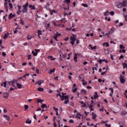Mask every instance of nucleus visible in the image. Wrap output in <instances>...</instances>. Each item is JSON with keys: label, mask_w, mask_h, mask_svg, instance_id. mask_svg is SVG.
<instances>
[{"label": "nucleus", "mask_w": 127, "mask_h": 127, "mask_svg": "<svg viewBox=\"0 0 127 127\" xmlns=\"http://www.w3.org/2000/svg\"><path fill=\"white\" fill-rule=\"evenodd\" d=\"M116 3H117V6L118 7V8H122V7H126L127 6V0H124L122 2H116Z\"/></svg>", "instance_id": "f257e3e1"}, {"label": "nucleus", "mask_w": 127, "mask_h": 127, "mask_svg": "<svg viewBox=\"0 0 127 127\" xmlns=\"http://www.w3.org/2000/svg\"><path fill=\"white\" fill-rule=\"evenodd\" d=\"M70 97V95H66L65 96V100H64V103L65 105H67V104H69V97Z\"/></svg>", "instance_id": "f03ea898"}, {"label": "nucleus", "mask_w": 127, "mask_h": 127, "mask_svg": "<svg viewBox=\"0 0 127 127\" xmlns=\"http://www.w3.org/2000/svg\"><path fill=\"white\" fill-rule=\"evenodd\" d=\"M120 81L122 84H125L126 83V79L122 75H121L120 76Z\"/></svg>", "instance_id": "7ed1b4c3"}, {"label": "nucleus", "mask_w": 127, "mask_h": 127, "mask_svg": "<svg viewBox=\"0 0 127 127\" xmlns=\"http://www.w3.org/2000/svg\"><path fill=\"white\" fill-rule=\"evenodd\" d=\"M70 40H71L70 42L71 44H72V45H74V43L75 41H76V38L74 37H70Z\"/></svg>", "instance_id": "20e7f679"}, {"label": "nucleus", "mask_w": 127, "mask_h": 127, "mask_svg": "<svg viewBox=\"0 0 127 127\" xmlns=\"http://www.w3.org/2000/svg\"><path fill=\"white\" fill-rule=\"evenodd\" d=\"M8 95H9L8 92H4L3 93V97L5 99H7L8 98Z\"/></svg>", "instance_id": "39448f33"}, {"label": "nucleus", "mask_w": 127, "mask_h": 127, "mask_svg": "<svg viewBox=\"0 0 127 127\" xmlns=\"http://www.w3.org/2000/svg\"><path fill=\"white\" fill-rule=\"evenodd\" d=\"M12 17H15V14H12V13H10L9 14L8 18L9 19H11Z\"/></svg>", "instance_id": "423d86ee"}, {"label": "nucleus", "mask_w": 127, "mask_h": 127, "mask_svg": "<svg viewBox=\"0 0 127 127\" xmlns=\"http://www.w3.org/2000/svg\"><path fill=\"white\" fill-rule=\"evenodd\" d=\"M121 116H126V115H127V112L126 111H123L121 112Z\"/></svg>", "instance_id": "0eeeda50"}, {"label": "nucleus", "mask_w": 127, "mask_h": 127, "mask_svg": "<svg viewBox=\"0 0 127 127\" xmlns=\"http://www.w3.org/2000/svg\"><path fill=\"white\" fill-rule=\"evenodd\" d=\"M81 82H82V85H83V86H86V85L88 84V82H87V81L85 82V79H82Z\"/></svg>", "instance_id": "6e6552de"}, {"label": "nucleus", "mask_w": 127, "mask_h": 127, "mask_svg": "<svg viewBox=\"0 0 127 127\" xmlns=\"http://www.w3.org/2000/svg\"><path fill=\"white\" fill-rule=\"evenodd\" d=\"M94 99H97V98H99V95H98V92H94Z\"/></svg>", "instance_id": "1a4fd4ad"}, {"label": "nucleus", "mask_w": 127, "mask_h": 127, "mask_svg": "<svg viewBox=\"0 0 127 127\" xmlns=\"http://www.w3.org/2000/svg\"><path fill=\"white\" fill-rule=\"evenodd\" d=\"M29 7L30 8H31V9H36V8H35V5H33L32 6V4H30L29 6Z\"/></svg>", "instance_id": "9d476101"}, {"label": "nucleus", "mask_w": 127, "mask_h": 127, "mask_svg": "<svg viewBox=\"0 0 127 127\" xmlns=\"http://www.w3.org/2000/svg\"><path fill=\"white\" fill-rule=\"evenodd\" d=\"M81 93H82V94H84V95H87V91L85 89H82Z\"/></svg>", "instance_id": "9b49d317"}, {"label": "nucleus", "mask_w": 127, "mask_h": 127, "mask_svg": "<svg viewBox=\"0 0 127 127\" xmlns=\"http://www.w3.org/2000/svg\"><path fill=\"white\" fill-rule=\"evenodd\" d=\"M3 117L4 118V119H5V120H6V121H9V117L7 115H4Z\"/></svg>", "instance_id": "f8f14e48"}, {"label": "nucleus", "mask_w": 127, "mask_h": 127, "mask_svg": "<svg viewBox=\"0 0 127 127\" xmlns=\"http://www.w3.org/2000/svg\"><path fill=\"white\" fill-rule=\"evenodd\" d=\"M17 85V87L18 89H21V88L22 87V85L19 83H16Z\"/></svg>", "instance_id": "ddd939ff"}, {"label": "nucleus", "mask_w": 127, "mask_h": 127, "mask_svg": "<svg viewBox=\"0 0 127 127\" xmlns=\"http://www.w3.org/2000/svg\"><path fill=\"white\" fill-rule=\"evenodd\" d=\"M81 116H82V115H81V114H80V113H77L76 117L78 118V119H79V120H81Z\"/></svg>", "instance_id": "4468645a"}, {"label": "nucleus", "mask_w": 127, "mask_h": 127, "mask_svg": "<svg viewBox=\"0 0 127 127\" xmlns=\"http://www.w3.org/2000/svg\"><path fill=\"white\" fill-rule=\"evenodd\" d=\"M92 115L93 116L92 119L93 120H96V118H97V115H96L95 114H94V113H92Z\"/></svg>", "instance_id": "2eb2a0df"}, {"label": "nucleus", "mask_w": 127, "mask_h": 127, "mask_svg": "<svg viewBox=\"0 0 127 127\" xmlns=\"http://www.w3.org/2000/svg\"><path fill=\"white\" fill-rule=\"evenodd\" d=\"M110 14V12L108 10H107L104 13L105 16H108Z\"/></svg>", "instance_id": "dca6fc26"}, {"label": "nucleus", "mask_w": 127, "mask_h": 127, "mask_svg": "<svg viewBox=\"0 0 127 127\" xmlns=\"http://www.w3.org/2000/svg\"><path fill=\"white\" fill-rule=\"evenodd\" d=\"M113 32H114V29L113 28H111L110 29V30L109 31L108 34L109 35H111V34H112V33H113Z\"/></svg>", "instance_id": "f3484780"}, {"label": "nucleus", "mask_w": 127, "mask_h": 127, "mask_svg": "<svg viewBox=\"0 0 127 127\" xmlns=\"http://www.w3.org/2000/svg\"><path fill=\"white\" fill-rule=\"evenodd\" d=\"M38 91L39 92H43L44 91V89H43L42 87H39L37 89Z\"/></svg>", "instance_id": "a211bd4d"}, {"label": "nucleus", "mask_w": 127, "mask_h": 127, "mask_svg": "<svg viewBox=\"0 0 127 127\" xmlns=\"http://www.w3.org/2000/svg\"><path fill=\"white\" fill-rule=\"evenodd\" d=\"M77 58H78V57H77V54H74V60L75 62L78 61V60H77Z\"/></svg>", "instance_id": "6ab92c4d"}, {"label": "nucleus", "mask_w": 127, "mask_h": 127, "mask_svg": "<svg viewBox=\"0 0 127 127\" xmlns=\"http://www.w3.org/2000/svg\"><path fill=\"white\" fill-rule=\"evenodd\" d=\"M27 10H28V9H27V8H23V9L22 10V12L23 13H24L25 12H27Z\"/></svg>", "instance_id": "aec40b11"}, {"label": "nucleus", "mask_w": 127, "mask_h": 127, "mask_svg": "<svg viewBox=\"0 0 127 127\" xmlns=\"http://www.w3.org/2000/svg\"><path fill=\"white\" fill-rule=\"evenodd\" d=\"M1 87L3 86L5 88H6V81L4 82L3 83H1Z\"/></svg>", "instance_id": "412c9836"}, {"label": "nucleus", "mask_w": 127, "mask_h": 127, "mask_svg": "<svg viewBox=\"0 0 127 127\" xmlns=\"http://www.w3.org/2000/svg\"><path fill=\"white\" fill-rule=\"evenodd\" d=\"M37 84L39 85V86H41V84H42V81L41 80H38L37 81Z\"/></svg>", "instance_id": "4be33fe9"}, {"label": "nucleus", "mask_w": 127, "mask_h": 127, "mask_svg": "<svg viewBox=\"0 0 127 127\" xmlns=\"http://www.w3.org/2000/svg\"><path fill=\"white\" fill-rule=\"evenodd\" d=\"M23 8H27L28 7V2H26V3L23 6Z\"/></svg>", "instance_id": "5701e85b"}, {"label": "nucleus", "mask_w": 127, "mask_h": 127, "mask_svg": "<svg viewBox=\"0 0 127 127\" xmlns=\"http://www.w3.org/2000/svg\"><path fill=\"white\" fill-rule=\"evenodd\" d=\"M123 68L125 69L126 68H127V64L125 63H123Z\"/></svg>", "instance_id": "b1692460"}, {"label": "nucleus", "mask_w": 127, "mask_h": 127, "mask_svg": "<svg viewBox=\"0 0 127 127\" xmlns=\"http://www.w3.org/2000/svg\"><path fill=\"white\" fill-rule=\"evenodd\" d=\"M26 124H29V125H30V124H31V120L29 121V119H27L26 121Z\"/></svg>", "instance_id": "393cba45"}, {"label": "nucleus", "mask_w": 127, "mask_h": 127, "mask_svg": "<svg viewBox=\"0 0 127 127\" xmlns=\"http://www.w3.org/2000/svg\"><path fill=\"white\" fill-rule=\"evenodd\" d=\"M103 46H106V47H109V46H110V44H109V43H104L103 44Z\"/></svg>", "instance_id": "a878e982"}, {"label": "nucleus", "mask_w": 127, "mask_h": 127, "mask_svg": "<svg viewBox=\"0 0 127 127\" xmlns=\"http://www.w3.org/2000/svg\"><path fill=\"white\" fill-rule=\"evenodd\" d=\"M55 72V68H54L53 69H50L49 71V73L51 74V73H54Z\"/></svg>", "instance_id": "bb28decb"}, {"label": "nucleus", "mask_w": 127, "mask_h": 127, "mask_svg": "<svg viewBox=\"0 0 127 127\" xmlns=\"http://www.w3.org/2000/svg\"><path fill=\"white\" fill-rule=\"evenodd\" d=\"M42 109H44V108H46L47 109V106H46V104H42L41 106Z\"/></svg>", "instance_id": "cd10ccee"}, {"label": "nucleus", "mask_w": 127, "mask_h": 127, "mask_svg": "<svg viewBox=\"0 0 127 127\" xmlns=\"http://www.w3.org/2000/svg\"><path fill=\"white\" fill-rule=\"evenodd\" d=\"M32 53L33 55V56H37V53L34 52V51H32Z\"/></svg>", "instance_id": "c85d7f7f"}, {"label": "nucleus", "mask_w": 127, "mask_h": 127, "mask_svg": "<svg viewBox=\"0 0 127 127\" xmlns=\"http://www.w3.org/2000/svg\"><path fill=\"white\" fill-rule=\"evenodd\" d=\"M38 102V103H41V104H42V102H44V100H42V99H37Z\"/></svg>", "instance_id": "c756f323"}, {"label": "nucleus", "mask_w": 127, "mask_h": 127, "mask_svg": "<svg viewBox=\"0 0 127 127\" xmlns=\"http://www.w3.org/2000/svg\"><path fill=\"white\" fill-rule=\"evenodd\" d=\"M77 88H75V89L72 88V91L73 93H76V92H77Z\"/></svg>", "instance_id": "7c9ffc66"}, {"label": "nucleus", "mask_w": 127, "mask_h": 127, "mask_svg": "<svg viewBox=\"0 0 127 127\" xmlns=\"http://www.w3.org/2000/svg\"><path fill=\"white\" fill-rule=\"evenodd\" d=\"M120 49H125V47L123 45H120Z\"/></svg>", "instance_id": "2f4dec72"}, {"label": "nucleus", "mask_w": 127, "mask_h": 127, "mask_svg": "<svg viewBox=\"0 0 127 127\" xmlns=\"http://www.w3.org/2000/svg\"><path fill=\"white\" fill-rule=\"evenodd\" d=\"M27 57H28V60H30L31 59V55H28L27 56Z\"/></svg>", "instance_id": "473e14b6"}, {"label": "nucleus", "mask_w": 127, "mask_h": 127, "mask_svg": "<svg viewBox=\"0 0 127 127\" xmlns=\"http://www.w3.org/2000/svg\"><path fill=\"white\" fill-rule=\"evenodd\" d=\"M7 36H8V35H7V34H5V35H4V37H3V39H6V38H7Z\"/></svg>", "instance_id": "72a5a7b5"}, {"label": "nucleus", "mask_w": 127, "mask_h": 127, "mask_svg": "<svg viewBox=\"0 0 127 127\" xmlns=\"http://www.w3.org/2000/svg\"><path fill=\"white\" fill-rule=\"evenodd\" d=\"M53 12H54V13H56V11H55V10H53L52 11H51V14L52 15L53 14Z\"/></svg>", "instance_id": "f704fd0d"}, {"label": "nucleus", "mask_w": 127, "mask_h": 127, "mask_svg": "<svg viewBox=\"0 0 127 127\" xmlns=\"http://www.w3.org/2000/svg\"><path fill=\"white\" fill-rule=\"evenodd\" d=\"M95 49H97V46H95L94 47H91V50H95Z\"/></svg>", "instance_id": "c9c22d12"}, {"label": "nucleus", "mask_w": 127, "mask_h": 127, "mask_svg": "<svg viewBox=\"0 0 127 127\" xmlns=\"http://www.w3.org/2000/svg\"><path fill=\"white\" fill-rule=\"evenodd\" d=\"M24 107H25V111H26L27 109H28L29 108L28 105H25Z\"/></svg>", "instance_id": "e433bc0d"}, {"label": "nucleus", "mask_w": 127, "mask_h": 127, "mask_svg": "<svg viewBox=\"0 0 127 127\" xmlns=\"http://www.w3.org/2000/svg\"><path fill=\"white\" fill-rule=\"evenodd\" d=\"M82 5L83 6H84V7H88V4H87L82 3Z\"/></svg>", "instance_id": "4c0bfd02"}, {"label": "nucleus", "mask_w": 127, "mask_h": 127, "mask_svg": "<svg viewBox=\"0 0 127 127\" xmlns=\"http://www.w3.org/2000/svg\"><path fill=\"white\" fill-rule=\"evenodd\" d=\"M41 32L42 31L41 30H38V36H39V35L41 34Z\"/></svg>", "instance_id": "58836bf2"}, {"label": "nucleus", "mask_w": 127, "mask_h": 127, "mask_svg": "<svg viewBox=\"0 0 127 127\" xmlns=\"http://www.w3.org/2000/svg\"><path fill=\"white\" fill-rule=\"evenodd\" d=\"M69 124H74V121L73 120H70L69 121Z\"/></svg>", "instance_id": "ea45409f"}, {"label": "nucleus", "mask_w": 127, "mask_h": 127, "mask_svg": "<svg viewBox=\"0 0 127 127\" xmlns=\"http://www.w3.org/2000/svg\"><path fill=\"white\" fill-rule=\"evenodd\" d=\"M109 90H111L112 94H114V89L112 88H109Z\"/></svg>", "instance_id": "a19ab883"}, {"label": "nucleus", "mask_w": 127, "mask_h": 127, "mask_svg": "<svg viewBox=\"0 0 127 127\" xmlns=\"http://www.w3.org/2000/svg\"><path fill=\"white\" fill-rule=\"evenodd\" d=\"M70 0H65L64 1V2H68V3H70Z\"/></svg>", "instance_id": "79ce46f5"}, {"label": "nucleus", "mask_w": 127, "mask_h": 127, "mask_svg": "<svg viewBox=\"0 0 127 127\" xmlns=\"http://www.w3.org/2000/svg\"><path fill=\"white\" fill-rule=\"evenodd\" d=\"M20 24H22L23 25H24V22L22 21V19H20Z\"/></svg>", "instance_id": "37998d69"}, {"label": "nucleus", "mask_w": 127, "mask_h": 127, "mask_svg": "<svg viewBox=\"0 0 127 127\" xmlns=\"http://www.w3.org/2000/svg\"><path fill=\"white\" fill-rule=\"evenodd\" d=\"M35 51L37 53H38V52H40V50H39V49H35Z\"/></svg>", "instance_id": "c03bdc74"}, {"label": "nucleus", "mask_w": 127, "mask_h": 127, "mask_svg": "<svg viewBox=\"0 0 127 127\" xmlns=\"http://www.w3.org/2000/svg\"><path fill=\"white\" fill-rule=\"evenodd\" d=\"M81 107L82 108H86V107H87V105H86L85 103H83V105Z\"/></svg>", "instance_id": "a18cd8bd"}, {"label": "nucleus", "mask_w": 127, "mask_h": 127, "mask_svg": "<svg viewBox=\"0 0 127 127\" xmlns=\"http://www.w3.org/2000/svg\"><path fill=\"white\" fill-rule=\"evenodd\" d=\"M18 27L16 28L15 30L14 31V33H16L17 32V31H18Z\"/></svg>", "instance_id": "49530a36"}, {"label": "nucleus", "mask_w": 127, "mask_h": 127, "mask_svg": "<svg viewBox=\"0 0 127 127\" xmlns=\"http://www.w3.org/2000/svg\"><path fill=\"white\" fill-rule=\"evenodd\" d=\"M2 56H4V57H5L6 56V54H5L4 52L2 53Z\"/></svg>", "instance_id": "de8ad7c7"}, {"label": "nucleus", "mask_w": 127, "mask_h": 127, "mask_svg": "<svg viewBox=\"0 0 127 127\" xmlns=\"http://www.w3.org/2000/svg\"><path fill=\"white\" fill-rule=\"evenodd\" d=\"M110 14H111V15H114V14H115V12L112 11L110 12Z\"/></svg>", "instance_id": "09e8293b"}, {"label": "nucleus", "mask_w": 127, "mask_h": 127, "mask_svg": "<svg viewBox=\"0 0 127 127\" xmlns=\"http://www.w3.org/2000/svg\"><path fill=\"white\" fill-rule=\"evenodd\" d=\"M121 59H124V56H120V57L119 58V60H121Z\"/></svg>", "instance_id": "8fccbe9b"}, {"label": "nucleus", "mask_w": 127, "mask_h": 127, "mask_svg": "<svg viewBox=\"0 0 127 127\" xmlns=\"http://www.w3.org/2000/svg\"><path fill=\"white\" fill-rule=\"evenodd\" d=\"M105 126L106 127H111V125H108V124H105Z\"/></svg>", "instance_id": "3c124183"}, {"label": "nucleus", "mask_w": 127, "mask_h": 127, "mask_svg": "<svg viewBox=\"0 0 127 127\" xmlns=\"http://www.w3.org/2000/svg\"><path fill=\"white\" fill-rule=\"evenodd\" d=\"M49 57L51 58L52 61H53L55 60V59H53V57L50 56Z\"/></svg>", "instance_id": "603ef678"}, {"label": "nucleus", "mask_w": 127, "mask_h": 127, "mask_svg": "<svg viewBox=\"0 0 127 127\" xmlns=\"http://www.w3.org/2000/svg\"><path fill=\"white\" fill-rule=\"evenodd\" d=\"M18 8L19 10H20V9H21V6L20 5H18Z\"/></svg>", "instance_id": "864d4df0"}, {"label": "nucleus", "mask_w": 127, "mask_h": 127, "mask_svg": "<svg viewBox=\"0 0 127 127\" xmlns=\"http://www.w3.org/2000/svg\"><path fill=\"white\" fill-rule=\"evenodd\" d=\"M53 109H54V110L56 111V112H57L58 111V108H55V107H53Z\"/></svg>", "instance_id": "5fc2aeb1"}, {"label": "nucleus", "mask_w": 127, "mask_h": 127, "mask_svg": "<svg viewBox=\"0 0 127 127\" xmlns=\"http://www.w3.org/2000/svg\"><path fill=\"white\" fill-rule=\"evenodd\" d=\"M36 73H37L38 74H39V69H38V68L36 69Z\"/></svg>", "instance_id": "6e6d98bb"}, {"label": "nucleus", "mask_w": 127, "mask_h": 127, "mask_svg": "<svg viewBox=\"0 0 127 127\" xmlns=\"http://www.w3.org/2000/svg\"><path fill=\"white\" fill-rule=\"evenodd\" d=\"M110 56H111V60H114V57H113V55L111 54Z\"/></svg>", "instance_id": "4d7b16f0"}, {"label": "nucleus", "mask_w": 127, "mask_h": 127, "mask_svg": "<svg viewBox=\"0 0 127 127\" xmlns=\"http://www.w3.org/2000/svg\"><path fill=\"white\" fill-rule=\"evenodd\" d=\"M9 5L10 6V8H12V4L11 3H10Z\"/></svg>", "instance_id": "13d9d810"}, {"label": "nucleus", "mask_w": 127, "mask_h": 127, "mask_svg": "<svg viewBox=\"0 0 127 127\" xmlns=\"http://www.w3.org/2000/svg\"><path fill=\"white\" fill-rule=\"evenodd\" d=\"M20 12H21V10H18L17 12V14L18 15H19L20 14Z\"/></svg>", "instance_id": "bf43d9fd"}, {"label": "nucleus", "mask_w": 127, "mask_h": 127, "mask_svg": "<svg viewBox=\"0 0 127 127\" xmlns=\"http://www.w3.org/2000/svg\"><path fill=\"white\" fill-rule=\"evenodd\" d=\"M54 127H57V124H56V122L54 123Z\"/></svg>", "instance_id": "052dcab7"}, {"label": "nucleus", "mask_w": 127, "mask_h": 127, "mask_svg": "<svg viewBox=\"0 0 127 127\" xmlns=\"http://www.w3.org/2000/svg\"><path fill=\"white\" fill-rule=\"evenodd\" d=\"M123 25H124V23L120 22L119 26H123Z\"/></svg>", "instance_id": "680f3d73"}, {"label": "nucleus", "mask_w": 127, "mask_h": 127, "mask_svg": "<svg viewBox=\"0 0 127 127\" xmlns=\"http://www.w3.org/2000/svg\"><path fill=\"white\" fill-rule=\"evenodd\" d=\"M63 57L64 58H66V57H67V55L66 54L63 55Z\"/></svg>", "instance_id": "e2e57ef3"}, {"label": "nucleus", "mask_w": 127, "mask_h": 127, "mask_svg": "<svg viewBox=\"0 0 127 127\" xmlns=\"http://www.w3.org/2000/svg\"><path fill=\"white\" fill-rule=\"evenodd\" d=\"M105 54H109V51L105 50Z\"/></svg>", "instance_id": "0e129e2a"}, {"label": "nucleus", "mask_w": 127, "mask_h": 127, "mask_svg": "<svg viewBox=\"0 0 127 127\" xmlns=\"http://www.w3.org/2000/svg\"><path fill=\"white\" fill-rule=\"evenodd\" d=\"M57 37H58V36L57 35H56L55 36H54V39H57Z\"/></svg>", "instance_id": "69168bd1"}, {"label": "nucleus", "mask_w": 127, "mask_h": 127, "mask_svg": "<svg viewBox=\"0 0 127 127\" xmlns=\"http://www.w3.org/2000/svg\"><path fill=\"white\" fill-rule=\"evenodd\" d=\"M93 107H94V105L93 104H91L90 106H89V108L90 109H91L92 108H93Z\"/></svg>", "instance_id": "338daca9"}, {"label": "nucleus", "mask_w": 127, "mask_h": 127, "mask_svg": "<svg viewBox=\"0 0 127 127\" xmlns=\"http://www.w3.org/2000/svg\"><path fill=\"white\" fill-rule=\"evenodd\" d=\"M124 17L125 18V20H126V21H127V15H125L124 16Z\"/></svg>", "instance_id": "774afa93"}]
</instances>
